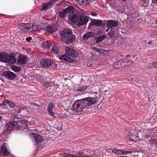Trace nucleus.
<instances>
[{"label": "nucleus", "mask_w": 157, "mask_h": 157, "mask_svg": "<svg viewBox=\"0 0 157 157\" xmlns=\"http://www.w3.org/2000/svg\"><path fill=\"white\" fill-rule=\"evenodd\" d=\"M68 18L73 22L77 23L78 26L86 24L89 21L87 16H82L80 13L76 10L71 13L68 16Z\"/></svg>", "instance_id": "1"}, {"label": "nucleus", "mask_w": 157, "mask_h": 157, "mask_svg": "<svg viewBox=\"0 0 157 157\" xmlns=\"http://www.w3.org/2000/svg\"><path fill=\"white\" fill-rule=\"evenodd\" d=\"M71 30L66 29L62 31L60 33L62 39L65 41L66 43L70 44L73 42L75 38V36L72 35Z\"/></svg>", "instance_id": "2"}, {"label": "nucleus", "mask_w": 157, "mask_h": 157, "mask_svg": "<svg viewBox=\"0 0 157 157\" xmlns=\"http://www.w3.org/2000/svg\"><path fill=\"white\" fill-rule=\"evenodd\" d=\"M83 100L82 99L76 100L73 104L72 106V109L73 111L78 113L80 111H83V109L86 107L83 106L84 105Z\"/></svg>", "instance_id": "3"}, {"label": "nucleus", "mask_w": 157, "mask_h": 157, "mask_svg": "<svg viewBox=\"0 0 157 157\" xmlns=\"http://www.w3.org/2000/svg\"><path fill=\"white\" fill-rule=\"evenodd\" d=\"M83 99L84 101L83 106L86 107V108L90 105L96 104L98 101V99L96 97H87Z\"/></svg>", "instance_id": "4"}, {"label": "nucleus", "mask_w": 157, "mask_h": 157, "mask_svg": "<svg viewBox=\"0 0 157 157\" xmlns=\"http://www.w3.org/2000/svg\"><path fill=\"white\" fill-rule=\"evenodd\" d=\"M18 28L22 32L25 33L27 32H31L33 31V24L30 23L22 24L18 26Z\"/></svg>", "instance_id": "5"}, {"label": "nucleus", "mask_w": 157, "mask_h": 157, "mask_svg": "<svg viewBox=\"0 0 157 157\" xmlns=\"http://www.w3.org/2000/svg\"><path fill=\"white\" fill-rule=\"evenodd\" d=\"M66 54L71 56L73 58H76L78 56V53L77 51L73 48L66 47Z\"/></svg>", "instance_id": "6"}, {"label": "nucleus", "mask_w": 157, "mask_h": 157, "mask_svg": "<svg viewBox=\"0 0 157 157\" xmlns=\"http://www.w3.org/2000/svg\"><path fill=\"white\" fill-rule=\"evenodd\" d=\"M75 11L74 8L72 7H68L67 8L62 11H60L59 12V14L60 17H64L68 13H69V15L71 13Z\"/></svg>", "instance_id": "7"}, {"label": "nucleus", "mask_w": 157, "mask_h": 157, "mask_svg": "<svg viewBox=\"0 0 157 157\" xmlns=\"http://www.w3.org/2000/svg\"><path fill=\"white\" fill-rule=\"evenodd\" d=\"M40 63L42 67H45L56 65L52 60L48 59H42Z\"/></svg>", "instance_id": "8"}, {"label": "nucleus", "mask_w": 157, "mask_h": 157, "mask_svg": "<svg viewBox=\"0 0 157 157\" xmlns=\"http://www.w3.org/2000/svg\"><path fill=\"white\" fill-rule=\"evenodd\" d=\"M27 56L21 55L19 56L17 63L18 65L25 64L27 62Z\"/></svg>", "instance_id": "9"}, {"label": "nucleus", "mask_w": 157, "mask_h": 157, "mask_svg": "<svg viewBox=\"0 0 157 157\" xmlns=\"http://www.w3.org/2000/svg\"><path fill=\"white\" fill-rule=\"evenodd\" d=\"M47 25L45 24L42 23L37 25L33 24V31L41 30L46 31L47 30Z\"/></svg>", "instance_id": "10"}, {"label": "nucleus", "mask_w": 157, "mask_h": 157, "mask_svg": "<svg viewBox=\"0 0 157 157\" xmlns=\"http://www.w3.org/2000/svg\"><path fill=\"white\" fill-rule=\"evenodd\" d=\"M15 54L14 53L8 54L6 63L10 64H13L16 63L17 59L15 58Z\"/></svg>", "instance_id": "11"}, {"label": "nucleus", "mask_w": 157, "mask_h": 157, "mask_svg": "<svg viewBox=\"0 0 157 157\" xmlns=\"http://www.w3.org/2000/svg\"><path fill=\"white\" fill-rule=\"evenodd\" d=\"M17 122L13 121L9 122L6 126V129L7 130L11 131L13 130H17Z\"/></svg>", "instance_id": "12"}, {"label": "nucleus", "mask_w": 157, "mask_h": 157, "mask_svg": "<svg viewBox=\"0 0 157 157\" xmlns=\"http://www.w3.org/2000/svg\"><path fill=\"white\" fill-rule=\"evenodd\" d=\"M3 75L10 80H13L16 78L15 74L9 71H4L3 73Z\"/></svg>", "instance_id": "13"}, {"label": "nucleus", "mask_w": 157, "mask_h": 157, "mask_svg": "<svg viewBox=\"0 0 157 157\" xmlns=\"http://www.w3.org/2000/svg\"><path fill=\"white\" fill-rule=\"evenodd\" d=\"M0 151L1 155H8L10 154V153L8 150L7 144L6 143L3 144Z\"/></svg>", "instance_id": "14"}, {"label": "nucleus", "mask_w": 157, "mask_h": 157, "mask_svg": "<svg viewBox=\"0 0 157 157\" xmlns=\"http://www.w3.org/2000/svg\"><path fill=\"white\" fill-rule=\"evenodd\" d=\"M54 104L52 103H49L48 106L47 110L48 114L50 116L55 118L56 117L55 115L54 112L52 111L53 109L54 108Z\"/></svg>", "instance_id": "15"}, {"label": "nucleus", "mask_w": 157, "mask_h": 157, "mask_svg": "<svg viewBox=\"0 0 157 157\" xmlns=\"http://www.w3.org/2000/svg\"><path fill=\"white\" fill-rule=\"evenodd\" d=\"M118 25V22L113 20H111L107 21L106 27L110 28L113 29V28L117 26Z\"/></svg>", "instance_id": "16"}, {"label": "nucleus", "mask_w": 157, "mask_h": 157, "mask_svg": "<svg viewBox=\"0 0 157 157\" xmlns=\"http://www.w3.org/2000/svg\"><path fill=\"white\" fill-rule=\"evenodd\" d=\"M17 130L20 129L23 130L27 128L26 124L23 121H19L17 122Z\"/></svg>", "instance_id": "17"}, {"label": "nucleus", "mask_w": 157, "mask_h": 157, "mask_svg": "<svg viewBox=\"0 0 157 157\" xmlns=\"http://www.w3.org/2000/svg\"><path fill=\"white\" fill-rule=\"evenodd\" d=\"M47 30L46 31L49 33H52L56 32L58 30V28L57 26L55 25H47Z\"/></svg>", "instance_id": "18"}, {"label": "nucleus", "mask_w": 157, "mask_h": 157, "mask_svg": "<svg viewBox=\"0 0 157 157\" xmlns=\"http://www.w3.org/2000/svg\"><path fill=\"white\" fill-rule=\"evenodd\" d=\"M59 44H54L52 47L51 51L53 53L56 54H58L59 50Z\"/></svg>", "instance_id": "19"}, {"label": "nucleus", "mask_w": 157, "mask_h": 157, "mask_svg": "<svg viewBox=\"0 0 157 157\" xmlns=\"http://www.w3.org/2000/svg\"><path fill=\"white\" fill-rule=\"evenodd\" d=\"M91 23L93 25H96L98 26H101L105 25L103 21L100 20L94 19L91 21Z\"/></svg>", "instance_id": "20"}, {"label": "nucleus", "mask_w": 157, "mask_h": 157, "mask_svg": "<svg viewBox=\"0 0 157 157\" xmlns=\"http://www.w3.org/2000/svg\"><path fill=\"white\" fill-rule=\"evenodd\" d=\"M8 54L4 52L0 53V61L6 63Z\"/></svg>", "instance_id": "21"}, {"label": "nucleus", "mask_w": 157, "mask_h": 157, "mask_svg": "<svg viewBox=\"0 0 157 157\" xmlns=\"http://www.w3.org/2000/svg\"><path fill=\"white\" fill-rule=\"evenodd\" d=\"M53 4V2H50L47 3H44L43 4L42 10L45 11L48 8H50L52 7Z\"/></svg>", "instance_id": "22"}, {"label": "nucleus", "mask_w": 157, "mask_h": 157, "mask_svg": "<svg viewBox=\"0 0 157 157\" xmlns=\"http://www.w3.org/2000/svg\"><path fill=\"white\" fill-rule=\"evenodd\" d=\"M123 61L122 59L118 60L114 63V66L117 68H120L125 66V64H122Z\"/></svg>", "instance_id": "23"}, {"label": "nucleus", "mask_w": 157, "mask_h": 157, "mask_svg": "<svg viewBox=\"0 0 157 157\" xmlns=\"http://www.w3.org/2000/svg\"><path fill=\"white\" fill-rule=\"evenodd\" d=\"M32 135L35 138V141L36 144L40 142L42 140L41 136L39 134L33 133Z\"/></svg>", "instance_id": "24"}, {"label": "nucleus", "mask_w": 157, "mask_h": 157, "mask_svg": "<svg viewBox=\"0 0 157 157\" xmlns=\"http://www.w3.org/2000/svg\"><path fill=\"white\" fill-rule=\"evenodd\" d=\"M59 59L61 60H64L68 62H71L72 60L69 57L67 56V55H63L59 57Z\"/></svg>", "instance_id": "25"}, {"label": "nucleus", "mask_w": 157, "mask_h": 157, "mask_svg": "<svg viewBox=\"0 0 157 157\" xmlns=\"http://www.w3.org/2000/svg\"><path fill=\"white\" fill-rule=\"evenodd\" d=\"M91 48L93 50L96 51L102 54H105V53L107 52V50H104L102 49H100L95 47H92Z\"/></svg>", "instance_id": "26"}, {"label": "nucleus", "mask_w": 157, "mask_h": 157, "mask_svg": "<svg viewBox=\"0 0 157 157\" xmlns=\"http://www.w3.org/2000/svg\"><path fill=\"white\" fill-rule=\"evenodd\" d=\"M106 36L104 35L100 36L96 38V42L97 43H98L101 41L103 39H106Z\"/></svg>", "instance_id": "27"}, {"label": "nucleus", "mask_w": 157, "mask_h": 157, "mask_svg": "<svg viewBox=\"0 0 157 157\" xmlns=\"http://www.w3.org/2000/svg\"><path fill=\"white\" fill-rule=\"evenodd\" d=\"M42 47L44 48L49 49L50 47V43L47 41L43 42L41 44Z\"/></svg>", "instance_id": "28"}, {"label": "nucleus", "mask_w": 157, "mask_h": 157, "mask_svg": "<svg viewBox=\"0 0 157 157\" xmlns=\"http://www.w3.org/2000/svg\"><path fill=\"white\" fill-rule=\"evenodd\" d=\"M88 0H78V3L83 6L86 5L88 4Z\"/></svg>", "instance_id": "29"}, {"label": "nucleus", "mask_w": 157, "mask_h": 157, "mask_svg": "<svg viewBox=\"0 0 157 157\" xmlns=\"http://www.w3.org/2000/svg\"><path fill=\"white\" fill-rule=\"evenodd\" d=\"M11 69L15 72H18L21 70L20 67L15 65L12 66L11 67Z\"/></svg>", "instance_id": "30"}, {"label": "nucleus", "mask_w": 157, "mask_h": 157, "mask_svg": "<svg viewBox=\"0 0 157 157\" xmlns=\"http://www.w3.org/2000/svg\"><path fill=\"white\" fill-rule=\"evenodd\" d=\"M122 150H120L114 148L112 150V152L119 155H121Z\"/></svg>", "instance_id": "31"}, {"label": "nucleus", "mask_w": 157, "mask_h": 157, "mask_svg": "<svg viewBox=\"0 0 157 157\" xmlns=\"http://www.w3.org/2000/svg\"><path fill=\"white\" fill-rule=\"evenodd\" d=\"M115 34V32L112 29H111L110 31L108 33V36L111 38H113Z\"/></svg>", "instance_id": "32"}, {"label": "nucleus", "mask_w": 157, "mask_h": 157, "mask_svg": "<svg viewBox=\"0 0 157 157\" xmlns=\"http://www.w3.org/2000/svg\"><path fill=\"white\" fill-rule=\"evenodd\" d=\"M88 87L87 86H81L76 89V91L78 92H82Z\"/></svg>", "instance_id": "33"}, {"label": "nucleus", "mask_w": 157, "mask_h": 157, "mask_svg": "<svg viewBox=\"0 0 157 157\" xmlns=\"http://www.w3.org/2000/svg\"><path fill=\"white\" fill-rule=\"evenodd\" d=\"M91 36V33H88L83 36V37L84 39L86 40Z\"/></svg>", "instance_id": "34"}, {"label": "nucleus", "mask_w": 157, "mask_h": 157, "mask_svg": "<svg viewBox=\"0 0 157 157\" xmlns=\"http://www.w3.org/2000/svg\"><path fill=\"white\" fill-rule=\"evenodd\" d=\"M50 85V82H44L43 83V86L44 89L48 88Z\"/></svg>", "instance_id": "35"}, {"label": "nucleus", "mask_w": 157, "mask_h": 157, "mask_svg": "<svg viewBox=\"0 0 157 157\" xmlns=\"http://www.w3.org/2000/svg\"><path fill=\"white\" fill-rule=\"evenodd\" d=\"M133 152V151H124V150H122V154L121 155H125L128 154L129 153H131Z\"/></svg>", "instance_id": "36"}, {"label": "nucleus", "mask_w": 157, "mask_h": 157, "mask_svg": "<svg viewBox=\"0 0 157 157\" xmlns=\"http://www.w3.org/2000/svg\"><path fill=\"white\" fill-rule=\"evenodd\" d=\"M9 101L7 100H5L2 103L0 104V106L5 105L8 104Z\"/></svg>", "instance_id": "37"}, {"label": "nucleus", "mask_w": 157, "mask_h": 157, "mask_svg": "<svg viewBox=\"0 0 157 157\" xmlns=\"http://www.w3.org/2000/svg\"><path fill=\"white\" fill-rule=\"evenodd\" d=\"M134 136L135 137V139H133L132 138H130L129 139V141H136L137 140L139 139V137L138 136H136L135 135H134Z\"/></svg>", "instance_id": "38"}, {"label": "nucleus", "mask_w": 157, "mask_h": 157, "mask_svg": "<svg viewBox=\"0 0 157 157\" xmlns=\"http://www.w3.org/2000/svg\"><path fill=\"white\" fill-rule=\"evenodd\" d=\"M58 155H63L67 157H70V154H68L66 153H59L58 154Z\"/></svg>", "instance_id": "39"}, {"label": "nucleus", "mask_w": 157, "mask_h": 157, "mask_svg": "<svg viewBox=\"0 0 157 157\" xmlns=\"http://www.w3.org/2000/svg\"><path fill=\"white\" fill-rule=\"evenodd\" d=\"M8 104L9 106L11 107H13L15 106V105L13 102L9 101Z\"/></svg>", "instance_id": "40"}, {"label": "nucleus", "mask_w": 157, "mask_h": 157, "mask_svg": "<svg viewBox=\"0 0 157 157\" xmlns=\"http://www.w3.org/2000/svg\"><path fill=\"white\" fill-rule=\"evenodd\" d=\"M152 65L155 68H157V61L153 62Z\"/></svg>", "instance_id": "41"}, {"label": "nucleus", "mask_w": 157, "mask_h": 157, "mask_svg": "<svg viewBox=\"0 0 157 157\" xmlns=\"http://www.w3.org/2000/svg\"><path fill=\"white\" fill-rule=\"evenodd\" d=\"M123 61V63H127L128 62H130V61L128 59H122Z\"/></svg>", "instance_id": "42"}, {"label": "nucleus", "mask_w": 157, "mask_h": 157, "mask_svg": "<svg viewBox=\"0 0 157 157\" xmlns=\"http://www.w3.org/2000/svg\"><path fill=\"white\" fill-rule=\"evenodd\" d=\"M143 3H146L147 4H148L149 2V0H141Z\"/></svg>", "instance_id": "43"}, {"label": "nucleus", "mask_w": 157, "mask_h": 157, "mask_svg": "<svg viewBox=\"0 0 157 157\" xmlns=\"http://www.w3.org/2000/svg\"><path fill=\"white\" fill-rule=\"evenodd\" d=\"M32 40V38L31 37H27L26 38V40L28 42Z\"/></svg>", "instance_id": "44"}, {"label": "nucleus", "mask_w": 157, "mask_h": 157, "mask_svg": "<svg viewBox=\"0 0 157 157\" xmlns=\"http://www.w3.org/2000/svg\"><path fill=\"white\" fill-rule=\"evenodd\" d=\"M132 57L135 59H138L137 56L136 55H132Z\"/></svg>", "instance_id": "45"}, {"label": "nucleus", "mask_w": 157, "mask_h": 157, "mask_svg": "<svg viewBox=\"0 0 157 157\" xmlns=\"http://www.w3.org/2000/svg\"><path fill=\"white\" fill-rule=\"evenodd\" d=\"M91 15L94 16H97V14L96 13L94 12H92L91 13Z\"/></svg>", "instance_id": "46"}, {"label": "nucleus", "mask_w": 157, "mask_h": 157, "mask_svg": "<svg viewBox=\"0 0 157 157\" xmlns=\"http://www.w3.org/2000/svg\"><path fill=\"white\" fill-rule=\"evenodd\" d=\"M77 157H86V154H83L80 156H77Z\"/></svg>", "instance_id": "47"}, {"label": "nucleus", "mask_w": 157, "mask_h": 157, "mask_svg": "<svg viewBox=\"0 0 157 157\" xmlns=\"http://www.w3.org/2000/svg\"><path fill=\"white\" fill-rule=\"evenodd\" d=\"M131 57V56L130 55H126L125 56V58H129Z\"/></svg>", "instance_id": "48"}, {"label": "nucleus", "mask_w": 157, "mask_h": 157, "mask_svg": "<svg viewBox=\"0 0 157 157\" xmlns=\"http://www.w3.org/2000/svg\"><path fill=\"white\" fill-rule=\"evenodd\" d=\"M70 157H77V156L70 154Z\"/></svg>", "instance_id": "49"}, {"label": "nucleus", "mask_w": 157, "mask_h": 157, "mask_svg": "<svg viewBox=\"0 0 157 157\" xmlns=\"http://www.w3.org/2000/svg\"><path fill=\"white\" fill-rule=\"evenodd\" d=\"M152 2L154 3L157 4V0H152Z\"/></svg>", "instance_id": "50"}, {"label": "nucleus", "mask_w": 157, "mask_h": 157, "mask_svg": "<svg viewBox=\"0 0 157 157\" xmlns=\"http://www.w3.org/2000/svg\"><path fill=\"white\" fill-rule=\"evenodd\" d=\"M83 154H85L84 153H81V152H78L77 153V154L78 155H81Z\"/></svg>", "instance_id": "51"}, {"label": "nucleus", "mask_w": 157, "mask_h": 157, "mask_svg": "<svg viewBox=\"0 0 157 157\" xmlns=\"http://www.w3.org/2000/svg\"><path fill=\"white\" fill-rule=\"evenodd\" d=\"M108 28L105 31L106 32H108V31L109 30V29L110 28L107 27Z\"/></svg>", "instance_id": "52"}, {"label": "nucleus", "mask_w": 157, "mask_h": 157, "mask_svg": "<svg viewBox=\"0 0 157 157\" xmlns=\"http://www.w3.org/2000/svg\"><path fill=\"white\" fill-rule=\"evenodd\" d=\"M18 113H19L21 112V110H20V109L19 108L18 109Z\"/></svg>", "instance_id": "53"}, {"label": "nucleus", "mask_w": 157, "mask_h": 157, "mask_svg": "<svg viewBox=\"0 0 157 157\" xmlns=\"http://www.w3.org/2000/svg\"><path fill=\"white\" fill-rule=\"evenodd\" d=\"M130 138H132L133 139H135V137L134 136V135L132 136V137H130Z\"/></svg>", "instance_id": "54"}, {"label": "nucleus", "mask_w": 157, "mask_h": 157, "mask_svg": "<svg viewBox=\"0 0 157 157\" xmlns=\"http://www.w3.org/2000/svg\"><path fill=\"white\" fill-rule=\"evenodd\" d=\"M151 43V41H150V42H148L147 44H150Z\"/></svg>", "instance_id": "55"}, {"label": "nucleus", "mask_w": 157, "mask_h": 157, "mask_svg": "<svg viewBox=\"0 0 157 157\" xmlns=\"http://www.w3.org/2000/svg\"><path fill=\"white\" fill-rule=\"evenodd\" d=\"M122 64H125V65H127V64H126L125 63H122Z\"/></svg>", "instance_id": "56"}, {"label": "nucleus", "mask_w": 157, "mask_h": 157, "mask_svg": "<svg viewBox=\"0 0 157 157\" xmlns=\"http://www.w3.org/2000/svg\"><path fill=\"white\" fill-rule=\"evenodd\" d=\"M56 114L57 115L58 117H60L61 116L59 115V114Z\"/></svg>", "instance_id": "57"}, {"label": "nucleus", "mask_w": 157, "mask_h": 157, "mask_svg": "<svg viewBox=\"0 0 157 157\" xmlns=\"http://www.w3.org/2000/svg\"><path fill=\"white\" fill-rule=\"evenodd\" d=\"M122 1H123V2H125L126 0H122Z\"/></svg>", "instance_id": "58"}, {"label": "nucleus", "mask_w": 157, "mask_h": 157, "mask_svg": "<svg viewBox=\"0 0 157 157\" xmlns=\"http://www.w3.org/2000/svg\"><path fill=\"white\" fill-rule=\"evenodd\" d=\"M144 42H146V41H144Z\"/></svg>", "instance_id": "59"}]
</instances>
